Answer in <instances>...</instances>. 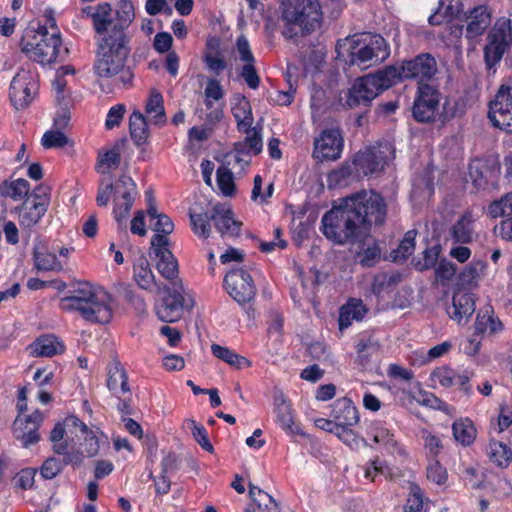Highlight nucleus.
Instances as JSON below:
<instances>
[{"instance_id": "f257e3e1", "label": "nucleus", "mask_w": 512, "mask_h": 512, "mask_svg": "<svg viewBox=\"0 0 512 512\" xmlns=\"http://www.w3.org/2000/svg\"><path fill=\"white\" fill-rule=\"evenodd\" d=\"M388 205L384 197L374 190H361L340 199L322 217V232L335 244L361 242L372 226L384 225Z\"/></svg>"}, {"instance_id": "f03ea898", "label": "nucleus", "mask_w": 512, "mask_h": 512, "mask_svg": "<svg viewBox=\"0 0 512 512\" xmlns=\"http://www.w3.org/2000/svg\"><path fill=\"white\" fill-rule=\"evenodd\" d=\"M70 295L61 299V307L66 311H77L87 321L108 323L112 318V297L101 287L89 282H78L69 291Z\"/></svg>"}, {"instance_id": "7ed1b4c3", "label": "nucleus", "mask_w": 512, "mask_h": 512, "mask_svg": "<svg viewBox=\"0 0 512 512\" xmlns=\"http://www.w3.org/2000/svg\"><path fill=\"white\" fill-rule=\"evenodd\" d=\"M281 20L284 22L282 35L286 39L309 34L321 27L322 4L319 0H279Z\"/></svg>"}, {"instance_id": "20e7f679", "label": "nucleus", "mask_w": 512, "mask_h": 512, "mask_svg": "<svg viewBox=\"0 0 512 512\" xmlns=\"http://www.w3.org/2000/svg\"><path fill=\"white\" fill-rule=\"evenodd\" d=\"M127 43L126 34L119 30L98 38L94 71L99 77L110 78L123 69L129 54Z\"/></svg>"}, {"instance_id": "39448f33", "label": "nucleus", "mask_w": 512, "mask_h": 512, "mask_svg": "<svg viewBox=\"0 0 512 512\" xmlns=\"http://www.w3.org/2000/svg\"><path fill=\"white\" fill-rule=\"evenodd\" d=\"M61 38L58 32L49 34L45 26L37 30L27 29L21 38L20 47L30 59L41 64H49L57 59Z\"/></svg>"}, {"instance_id": "423d86ee", "label": "nucleus", "mask_w": 512, "mask_h": 512, "mask_svg": "<svg viewBox=\"0 0 512 512\" xmlns=\"http://www.w3.org/2000/svg\"><path fill=\"white\" fill-rule=\"evenodd\" d=\"M390 54L385 39L379 34H363L353 40L350 48V63L364 70L383 62Z\"/></svg>"}, {"instance_id": "0eeeda50", "label": "nucleus", "mask_w": 512, "mask_h": 512, "mask_svg": "<svg viewBox=\"0 0 512 512\" xmlns=\"http://www.w3.org/2000/svg\"><path fill=\"white\" fill-rule=\"evenodd\" d=\"M512 44V21L509 18L497 19L487 35V44L484 47V61L490 70L502 59Z\"/></svg>"}, {"instance_id": "6e6552de", "label": "nucleus", "mask_w": 512, "mask_h": 512, "mask_svg": "<svg viewBox=\"0 0 512 512\" xmlns=\"http://www.w3.org/2000/svg\"><path fill=\"white\" fill-rule=\"evenodd\" d=\"M393 158V146L385 141L359 151L354 156L352 165L357 173L368 176L382 172L385 165Z\"/></svg>"}, {"instance_id": "1a4fd4ad", "label": "nucleus", "mask_w": 512, "mask_h": 512, "mask_svg": "<svg viewBox=\"0 0 512 512\" xmlns=\"http://www.w3.org/2000/svg\"><path fill=\"white\" fill-rule=\"evenodd\" d=\"M488 117L494 127L512 133V78L500 86L490 101Z\"/></svg>"}, {"instance_id": "9d476101", "label": "nucleus", "mask_w": 512, "mask_h": 512, "mask_svg": "<svg viewBox=\"0 0 512 512\" xmlns=\"http://www.w3.org/2000/svg\"><path fill=\"white\" fill-rule=\"evenodd\" d=\"M114 209L113 214L119 228H126V220L134 204L137 187L128 175H122L113 184Z\"/></svg>"}, {"instance_id": "9b49d317", "label": "nucleus", "mask_w": 512, "mask_h": 512, "mask_svg": "<svg viewBox=\"0 0 512 512\" xmlns=\"http://www.w3.org/2000/svg\"><path fill=\"white\" fill-rule=\"evenodd\" d=\"M38 84L35 74L25 68L18 70L10 85V99L16 109L27 107L36 95Z\"/></svg>"}, {"instance_id": "f8f14e48", "label": "nucleus", "mask_w": 512, "mask_h": 512, "mask_svg": "<svg viewBox=\"0 0 512 512\" xmlns=\"http://www.w3.org/2000/svg\"><path fill=\"white\" fill-rule=\"evenodd\" d=\"M402 73L406 79L417 81L418 86L431 85L429 82L437 73L436 59L429 53H421L402 63Z\"/></svg>"}, {"instance_id": "ddd939ff", "label": "nucleus", "mask_w": 512, "mask_h": 512, "mask_svg": "<svg viewBox=\"0 0 512 512\" xmlns=\"http://www.w3.org/2000/svg\"><path fill=\"white\" fill-rule=\"evenodd\" d=\"M440 93L432 85L418 86V96L414 101L412 114L417 122L429 123L434 121L439 107Z\"/></svg>"}, {"instance_id": "4468645a", "label": "nucleus", "mask_w": 512, "mask_h": 512, "mask_svg": "<svg viewBox=\"0 0 512 512\" xmlns=\"http://www.w3.org/2000/svg\"><path fill=\"white\" fill-rule=\"evenodd\" d=\"M224 285L229 295L239 304L251 301L256 293L252 277L242 269H235L227 273Z\"/></svg>"}, {"instance_id": "2eb2a0df", "label": "nucleus", "mask_w": 512, "mask_h": 512, "mask_svg": "<svg viewBox=\"0 0 512 512\" xmlns=\"http://www.w3.org/2000/svg\"><path fill=\"white\" fill-rule=\"evenodd\" d=\"M343 149V137L338 128L324 130L314 140L313 156L319 161L336 160Z\"/></svg>"}, {"instance_id": "dca6fc26", "label": "nucleus", "mask_w": 512, "mask_h": 512, "mask_svg": "<svg viewBox=\"0 0 512 512\" xmlns=\"http://www.w3.org/2000/svg\"><path fill=\"white\" fill-rule=\"evenodd\" d=\"M375 83L369 74L358 78L345 95V105L349 108L367 106L380 93Z\"/></svg>"}, {"instance_id": "f3484780", "label": "nucleus", "mask_w": 512, "mask_h": 512, "mask_svg": "<svg viewBox=\"0 0 512 512\" xmlns=\"http://www.w3.org/2000/svg\"><path fill=\"white\" fill-rule=\"evenodd\" d=\"M165 296L156 307L158 318L163 322H175L182 317L183 308L192 307L193 304H186L184 297L177 290L164 287Z\"/></svg>"}, {"instance_id": "a211bd4d", "label": "nucleus", "mask_w": 512, "mask_h": 512, "mask_svg": "<svg viewBox=\"0 0 512 512\" xmlns=\"http://www.w3.org/2000/svg\"><path fill=\"white\" fill-rule=\"evenodd\" d=\"M273 412L279 427L290 434H301V428L295 421L291 403L281 390L273 393Z\"/></svg>"}, {"instance_id": "6ab92c4d", "label": "nucleus", "mask_w": 512, "mask_h": 512, "mask_svg": "<svg viewBox=\"0 0 512 512\" xmlns=\"http://www.w3.org/2000/svg\"><path fill=\"white\" fill-rule=\"evenodd\" d=\"M491 24V12L485 5H478L465 13V37L473 41L482 36Z\"/></svg>"}, {"instance_id": "aec40b11", "label": "nucleus", "mask_w": 512, "mask_h": 512, "mask_svg": "<svg viewBox=\"0 0 512 512\" xmlns=\"http://www.w3.org/2000/svg\"><path fill=\"white\" fill-rule=\"evenodd\" d=\"M112 12V6L107 2L99 3L94 6H86L81 10L83 17L92 20L94 31L99 35V38L110 33L109 28H112L114 25Z\"/></svg>"}, {"instance_id": "412c9836", "label": "nucleus", "mask_w": 512, "mask_h": 512, "mask_svg": "<svg viewBox=\"0 0 512 512\" xmlns=\"http://www.w3.org/2000/svg\"><path fill=\"white\" fill-rule=\"evenodd\" d=\"M214 226L221 236H239L242 222L234 219L233 212L221 204L212 207Z\"/></svg>"}, {"instance_id": "4be33fe9", "label": "nucleus", "mask_w": 512, "mask_h": 512, "mask_svg": "<svg viewBox=\"0 0 512 512\" xmlns=\"http://www.w3.org/2000/svg\"><path fill=\"white\" fill-rule=\"evenodd\" d=\"M27 349L33 357H52L63 353L65 346L56 336L47 334L37 338Z\"/></svg>"}, {"instance_id": "5701e85b", "label": "nucleus", "mask_w": 512, "mask_h": 512, "mask_svg": "<svg viewBox=\"0 0 512 512\" xmlns=\"http://www.w3.org/2000/svg\"><path fill=\"white\" fill-rule=\"evenodd\" d=\"M359 243V250L356 251L355 259L363 267L370 268L375 266L381 256V249L371 237L365 236Z\"/></svg>"}, {"instance_id": "b1692460", "label": "nucleus", "mask_w": 512, "mask_h": 512, "mask_svg": "<svg viewBox=\"0 0 512 512\" xmlns=\"http://www.w3.org/2000/svg\"><path fill=\"white\" fill-rule=\"evenodd\" d=\"M470 212H465L449 229V235L456 243L467 244L473 241L475 231Z\"/></svg>"}, {"instance_id": "393cba45", "label": "nucleus", "mask_w": 512, "mask_h": 512, "mask_svg": "<svg viewBox=\"0 0 512 512\" xmlns=\"http://www.w3.org/2000/svg\"><path fill=\"white\" fill-rule=\"evenodd\" d=\"M107 387L116 396L130 391L126 371L117 360L109 364Z\"/></svg>"}, {"instance_id": "a878e982", "label": "nucleus", "mask_w": 512, "mask_h": 512, "mask_svg": "<svg viewBox=\"0 0 512 512\" xmlns=\"http://www.w3.org/2000/svg\"><path fill=\"white\" fill-rule=\"evenodd\" d=\"M33 260L37 271H61L63 268L56 255L49 252L43 243L34 246Z\"/></svg>"}, {"instance_id": "bb28decb", "label": "nucleus", "mask_w": 512, "mask_h": 512, "mask_svg": "<svg viewBox=\"0 0 512 512\" xmlns=\"http://www.w3.org/2000/svg\"><path fill=\"white\" fill-rule=\"evenodd\" d=\"M452 309L449 311L451 318L461 322L475 312L474 295L470 293H456L452 299Z\"/></svg>"}, {"instance_id": "cd10ccee", "label": "nucleus", "mask_w": 512, "mask_h": 512, "mask_svg": "<svg viewBox=\"0 0 512 512\" xmlns=\"http://www.w3.org/2000/svg\"><path fill=\"white\" fill-rule=\"evenodd\" d=\"M332 415L335 421L344 425L354 426L359 421L357 408L352 404V401L346 397L337 399L334 402Z\"/></svg>"}, {"instance_id": "c85d7f7f", "label": "nucleus", "mask_w": 512, "mask_h": 512, "mask_svg": "<svg viewBox=\"0 0 512 512\" xmlns=\"http://www.w3.org/2000/svg\"><path fill=\"white\" fill-rule=\"evenodd\" d=\"M134 279L144 290L152 291L157 286L150 263L144 255H141L134 265Z\"/></svg>"}, {"instance_id": "c756f323", "label": "nucleus", "mask_w": 512, "mask_h": 512, "mask_svg": "<svg viewBox=\"0 0 512 512\" xmlns=\"http://www.w3.org/2000/svg\"><path fill=\"white\" fill-rule=\"evenodd\" d=\"M232 113L240 132L250 134L251 131H258L255 127H252L253 115L251 105L245 98H242L234 107H232Z\"/></svg>"}, {"instance_id": "7c9ffc66", "label": "nucleus", "mask_w": 512, "mask_h": 512, "mask_svg": "<svg viewBox=\"0 0 512 512\" xmlns=\"http://www.w3.org/2000/svg\"><path fill=\"white\" fill-rule=\"evenodd\" d=\"M375 80V86L379 92L390 88L395 83L406 79L402 73V65L400 67L387 66L379 70L375 74H369Z\"/></svg>"}, {"instance_id": "2f4dec72", "label": "nucleus", "mask_w": 512, "mask_h": 512, "mask_svg": "<svg viewBox=\"0 0 512 512\" xmlns=\"http://www.w3.org/2000/svg\"><path fill=\"white\" fill-rule=\"evenodd\" d=\"M13 432L24 447H28L39 441L38 428L35 424H31L26 418H17L14 421Z\"/></svg>"}, {"instance_id": "473e14b6", "label": "nucleus", "mask_w": 512, "mask_h": 512, "mask_svg": "<svg viewBox=\"0 0 512 512\" xmlns=\"http://www.w3.org/2000/svg\"><path fill=\"white\" fill-rule=\"evenodd\" d=\"M366 313V309L361 300L352 299L346 305L342 306L339 315V327L341 330L349 327L353 320H361Z\"/></svg>"}, {"instance_id": "72a5a7b5", "label": "nucleus", "mask_w": 512, "mask_h": 512, "mask_svg": "<svg viewBox=\"0 0 512 512\" xmlns=\"http://www.w3.org/2000/svg\"><path fill=\"white\" fill-rule=\"evenodd\" d=\"M212 354L236 369L248 368L251 366V362L244 356H241L233 350L223 347L218 344L211 345Z\"/></svg>"}, {"instance_id": "f704fd0d", "label": "nucleus", "mask_w": 512, "mask_h": 512, "mask_svg": "<svg viewBox=\"0 0 512 512\" xmlns=\"http://www.w3.org/2000/svg\"><path fill=\"white\" fill-rule=\"evenodd\" d=\"M249 496L258 509L262 512H279L278 503L266 491L248 482Z\"/></svg>"}, {"instance_id": "c9c22d12", "label": "nucleus", "mask_w": 512, "mask_h": 512, "mask_svg": "<svg viewBox=\"0 0 512 512\" xmlns=\"http://www.w3.org/2000/svg\"><path fill=\"white\" fill-rule=\"evenodd\" d=\"M129 129L131 138L137 146H141L147 142L149 136L148 125L141 112L134 111L130 115Z\"/></svg>"}, {"instance_id": "e433bc0d", "label": "nucleus", "mask_w": 512, "mask_h": 512, "mask_svg": "<svg viewBox=\"0 0 512 512\" xmlns=\"http://www.w3.org/2000/svg\"><path fill=\"white\" fill-rule=\"evenodd\" d=\"M158 272L167 280H174L178 276V262L170 250H160L156 256Z\"/></svg>"}, {"instance_id": "4c0bfd02", "label": "nucleus", "mask_w": 512, "mask_h": 512, "mask_svg": "<svg viewBox=\"0 0 512 512\" xmlns=\"http://www.w3.org/2000/svg\"><path fill=\"white\" fill-rule=\"evenodd\" d=\"M453 435L457 442L463 446L471 445L476 438V429L469 419H460L452 425Z\"/></svg>"}, {"instance_id": "58836bf2", "label": "nucleus", "mask_w": 512, "mask_h": 512, "mask_svg": "<svg viewBox=\"0 0 512 512\" xmlns=\"http://www.w3.org/2000/svg\"><path fill=\"white\" fill-rule=\"evenodd\" d=\"M262 150V139L259 131H251L243 141L234 144V152L250 159V152L257 155Z\"/></svg>"}, {"instance_id": "ea45409f", "label": "nucleus", "mask_w": 512, "mask_h": 512, "mask_svg": "<svg viewBox=\"0 0 512 512\" xmlns=\"http://www.w3.org/2000/svg\"><path fill=\"white\" fill-rule=\"evenodd\" d=\"M429 499L424 496V493L420 486L412 482L410 491L406 502L403 506V512H426L425 503L427 504Z\"/></svg>"}, {"instance_id": "a19ab883", "label": "nucleus", "mask_w": 512, "mask_h": 512, "mask_svg": "<svg viewBox=\"0 0 512 512\" xmlns=\"http://www.w3.org/2000/svg\"><path fill=\"white\" fill-rule=\"evenodd\" d=\"M189 217L194 233L200 237L208 238L211 234L210 222H214V217H212V209L210 211L200 213L190 211Z\"/></svg>"}, {"instance_id": "79ce46f5", "label": "nucleus", "mask_w": 512, "mask_h": 512, "mask_svg": "<svg viewBox=\"0 0 512 512\" xmlns=\"http://www.w3.org/2000/svg\"><path fill=\"white\" fill-rule=\"evenodd\" d=\"M487 453L490 460L502 468L507 467L512 460V450L500 441H491Z\"/></svg>"}, {"instance_id": "37998d69", "label": "nucleus", "mask_w": 512, "mask_h": 512, "mask_svg": "<svg viewBox=\"0 0 512 512\" xmlns=\"http://www.w3.org/2000/svg\"><path fill=\"white\" fill-rule=\"evenodd\" d=\"M43 204H35L25 200L20 208V221L26 227L35 225L46 213Z\"/></svg>"}, {"instance_id": "c03bdc74", "label": "nucleus", "mask_w": 512, "mask_h": 512, "mask_svg": "<svg viewBox=\"0 0 512 512\" xmlns=\"http://www.w3.org/2000/svg\"><path fill=\"white\" fill-rule=\"evenodd\" d=\"M116 16L118 22L112 26L110 33H113L114 30H119L121 33H125L124 30L129 27L135 17L132 2L129 0H121L116 11Z\"/></svg>"}, {"instance_id": "a18cd8bd", "label": "nucleus", "mask_w": 512, "mask_h": 512, "mask_svg": "<svg viewBox=\"0 0 512 512\" xmlns=\"http://www.w3.org/2000/svg\"><path fill=\"white\" fill-rule=\"evenodd\" d=\"M145 111L147 114H155L153 119L156 125H161L166 122L163 97L160 92L155 89L150 91V95L145 106Z\"/></svg>"}, {"instance_id": "49530a36", "label": "nucleus", "mask_w": 512, "mask_h": 512, "mask_svg": "<svg viewBox=\"0 0 512 512\" xmlns=\"http://www.w3.org/2000/svg\"><path fill=\"white\" fill-rule=\"evenodd\" d=\"M462 11V4L460 0H440L438 11L429 17V22L432 25H440L443 22V15L447 17L458 16Z\"/></svg>"}, {"instance_id": "de8ad7c7", "label": "nucleus", "mask_w": 512, "mask_h": 512, "mask_svg": "<svg viewBox=\"0 0 512 512\" xmlns=\"http://www.w3.org/2000/svg\"><path fill=\"white\" fill-rule=\"evenodd\" d=\"M416 234L415 230H409L405 233L397 249L393 250L391 253L394 262L404 261L413 253Z\"/></svg>"}, {"instance_id": "09e8293b", "label": "nucleus", "mask_w": 512, "mask_h": 512, "mask_svg": "<svg viewBox=\"0 0 512 512\" xmlns=\"http://www.w3.org/2000/svg\"><path fill=\"white\" fill-rule=\"evenodd\" d=\"M378 350L379 344L371 336L363 335L356 343L358 359L362 365H364L373 354L377 353Z\"/></svg>"}, {"instance_id": "8fccbe9b", "label": "nucleus", "mask_w": 512, "mask_h": 512, "mask_svg": "<svg viewBox=\"0 0 512 512\" xmlns=\"http://www.w3.org/2000/svg\"><path fill=\"white\" fill-rule=\"evenodd\" d=\"M217 185L223 195L232 197L235 195L236 186L233 173L230 168L221 166L217 169Z\"/></svg>"}, {"instance_id": "3c124183", "label": "nucleus", "mask_w": 512, "mask_h": 512, "mask_svg": "<svg viewBox=\"0 0 512 512\" xmlns=\"http://www.w3.org/2000/svg\"><path fill=\"white\" fill-rule=\"evenodd\" d=\"M489 172L488 167L483 164L481 161H473L469 165V178L473 182L474 186L477 189H483L486 187L488 180H487V173Z\"/></svg>"}, {"instance_id": "603ef678", "label": "nucleus", "mask_w": 512, "mask_h": 512, "mask_svg": "<svg viewBox=\"0 0 512 512\" xmlns=\"http://www.w3.org/2000/svg\"><path fill=\"white\" fill-rule=\"evenodd\" d=\"M489 215L492 218L509 217L512 215V193H508L500 200L494 201L489 206Z\"/></svg>"}, {"instance_id": "864d4df0", "label": "nucleus", "mask_w": 512, "mask_h": 512, "mask_svg": "<svg viewBox=\"0 0 512 512\" xmlns=\"http://www.w3.org/2000/svg\"><path fill=\"white\" fill-rule=\"evenodd\" d=\"M484 264L480 261L471 262L466 268L460 273V281L465 286H475L477 281L484 270Z\"/></svg>"}, {"instance_id": "5fc2aeb1", "label": "nucleus", "mask_w": 512, "mask_h": 512, "mask_svg": "<svg viewBox=\"0 0 512 512\" xmlns=\"http://www.w3.org/2000/svg\"><path fill=\"white\" fill-rule=\"evenodd\" d=\"M69 143V138L60 130H49L44 133L41 144L44 148H62Z\"/></svg>"}, {"instance_id": "6e6d98bb", "label": "nucleus", "mask_w": 512, "mask_h": 512, "mask_svg": "<svg viewBox=\"0 0 512 512\" xmlns=\"http://www.w3.org/2000/svg\"><path fill=\"white\" fill-rule=\"evenodd\" d=\"M186 425L191 430V433L198 444L204 450L212 452L213 446L208 439L206 429L203 426L198 425L196 421L192 419L186 420Z\"/></svg>"}, {"instance_id": "4d7b16f0", "label": "nucleus", "mask_w": 512, "mask_h": 512, "mask_svg": "<svg viewBox=\"0 0 512 512\" xmlns=\"http://www.w3.org/2000/svg\"><path fill=\"white\" fill-rule=\"evenodd\" d=\"M456 274V266L447 259H441L435 268L436 279L443 285L450 282Z\"/></svg>"}, {"instance_id": "13d9d810", "label": "nucleus", "mask_w": 512, "mask_h": 512, "mask_svg": "<svg viewBox=\"0 0 512 512\" xmlns=\"http://www.w3.org/2000/svg\"><path fill=\"white\" fill-rule=\"evenodd\" d=\"M441 248L439 245L427 248L423 251V259L416 263L420 271L428 270L436 266Z\"/></svg>"}, {"instance_id": "bf43d9fd", "label": "nucleus", "mask_w": 512, "mask_h": 512, "mask_svg": "<svg viewBox=\"0 0 512 512\" xmlns=\"http://www.w3.org/2000/svg\"><path fill=\"white\" fill-rule=\"evenodd\" d=\"M124 145V140L119 141L114 147L108 150L101 158L100 165L106 166L108 169L117 168L121 161V146Z\"/></svg>"}, {"instance_id": "052dcab7", "label": "nucleus", "mask_w": 512, "mask_h": 512, "mask_svg": "<svg viewBox=\"0 0 512 512\" xmlns=\"http://www.w3.org/2000/svg\"><path fill=\"white\" fill-rule=\"evenodd\" d=\"M204 61L207 68L217 76L226 68V62L219 51L205 52Z\"/></svg>"}, {"instance_id": "680f3d73", "label": "nucleus", "mask_w": 512, "mask_h": 512, "mask_svg": "<svg viewBox=\"0 0 512 512\" xmlns=\"http://www.w3.org/2000/svg\"><path fill=\"white\" fill-rule=\"evenodd\" d=\"M353 165H345L342 166L340 169L332 171L328 175V185L329 187L332 186H343L347 184V179L352 175V168Z\"/></svg>"}, {"instance_id": "e2e57ef3", "label": "nucleus", "mask_w": 512, "mask_h": 512, "mask_svg": "<svg viewBox=\"0 0 512 512\" xmlns=\"http://www.w3.org/2000/svg\"><path fill=\"white\" fill-rule=\"evenodd\" d=\"M65 434V428L61 423H57L50 433V441L53 443V450L57 454H64L68 445L62 441Z\"/></svg>"}, {"instance_id": "0e129e2a", "label": "nucleus", "mask_w": 512, "mask_h": 512, "mask_svg": "<svg viewBox=\"0 0 512 512\" xmlns=\"http://www.w3.org/2000/svg\"><path fill=\"white\" fill-rule=\"evenodd\" d=\"M432 376L443 387L448 388L455 385L456 372L449 367L443 366L435 369Z\"/></svg>"}, {"instance_id": "69168bd1", "label": "nucleus", "mask_w": 512, "mask_h": 512, "mask_svg": "<svg viewBox=\"0 0 512 512\" xmlns=\"http://www.w3.org/2000/svg\"><path fill=\"white\" fill-rule=\"evenodd\" d=\"M240 76L249 88L255 90L259 87L260 77L255 68V63L244 64L241 68Z\"/></svg>"}, {"instance_id": "338daca9", "label": "nucleus", "mask_w": 512, "mask_h": 512, "mask_svg": "<svg viewBox=\"0 0 512 512\" xmlns=\"http://www.w3.org/2000/svg\"><path fill=\"white\" fill-rule=\"evenodd\" d=\"M62 462L56 458H48L41 466L40 474L46 479L50 480L58 475L62 469Z\"/></svg>"}, {"instance_id": "774afa93", "label": "nucleus", "mask_w": 512, "mask_h": 512, "mask_svg": "<svg viewBox=\"0 0 512 512\" xmlns=\"http://www.w3.org/2000/svg\"><path fill=\"white\" fill-rule=\"evenodd\" d=\"M30 189L29 182L25 179H17L10 183L7 195L14 200L21 199L22 197L28 196Z\"/></svg>"}]
</instances>
